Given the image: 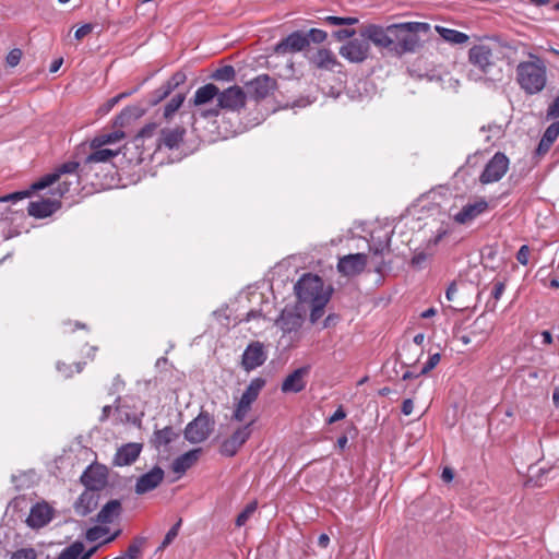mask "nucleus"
<instances>
[{
  "label": "nucleus",
  "mask_w": 559,
  "mask_h": 559,
  "mask_svg": "<svg viewBox=\"0 0 559 559\" xmlns=\"http://www.w3.org/2000/svg\"><path fill=\"white\" fill-rule=\"evenodd\" d=\"M558 136H559V121L556 120V121L551 122L545 130V132L542 135V139L534 152V155L539 158L545 156L549 152L550 147L552 146L555 141L558 139Z\"/></svg>",
  "instance_id": "22"
},
{
  "label": "nucleus",
  "mask_w": 559,
  "mask_h": 559,
  "mask_svg": "<svg viewBox=\"0 0 559 559\" xmlns=\"http://www.w3.org/2000/svg\"><path fill=\"white\" fill-rule=\"evenodd\" d=\"M441 355L440 353L431 354L428 360L424 364L419 374H426L431 371L440 362Z\"/></svg>",
  "instance_id": "49"
},
{
  "label": "nucleus",
  "mask_w": 559,
  "mask_h": 559,
  "mask_svg": "<svg viewBox=\"0 0 559 559\" xmlns=\"http://www.w3.org/2000/svg\"><path fill=\"white\" fill-rule=\"evenodd\" d=\"M431 25L426 22H401L386 26L369 24L366 35L379 49L401 58L407 53H415L423 47L420 35H428Z\"/></svg>",
  "instance_id": "2"
},
{
  "label": "nucleus",
  "mask_w": 559,
  "mask_h": 559,
  "mask_svg": "<svg viewBox=\"0 0 559 559\" xmlns=\"http://www.w3.org/2000/svg\"><path fill=\"white\" fill-rule=\"evenodd\" d=\"M311 367L302 366L290 372L282 382L281 391L283 393H299L306 389L307 380Z\"/></svg>",
  "instance_id": "17"
},
{
  "label": "nucleus",
  "mask_w": 559,
  "mask_h": 559,
  "mask_svg": "<svg viewBox=\"0 0 559 559\" xmlns=\"http://www.w3.org/2000/svg\"><path fill=\"white\" fill-rule=\"evenodd\" d=\"M389 240L384 241V242H379L378 245H372L370 247V250L374 253V254H383V252L385 250H388L389 248Z\"/></svg>",
  "instance_id": "62"
},
{
  "label": "nucleus",
  "mask_w": 559,
  "mask_h": 559,
  "mask_svg": "<svg viewBox=\"0 0 559 559\" xmlns=\"http://www.w3.org/2000/svg\"><path fill=\"white\" fill-rule=\"evenodd\" d=\"M84 550V545L82 542H74L72 543L70 546H68L67 548H64L59 557L57 559H79L80 558V555L83 552Z\"/></svg>",
  "instance_id": "40"
},
{
  "label": "nucleus",
  "mask_w": 559,
  "mask_h": 559,
  "mask_svg": "<svg viewBox=\"0 0 559 559\" xmlns=\"http://www.w3.org/2000/svg\"><path fill=\"white\" fill-rule=\"evenodd\" d=\"M250 408L251 405L245 404L243 402L239 401L233 414V418L237 421H242L247 413L250 411Z\"/></svg>",
  "instance_id": "52"
},
{
  "label": "nucleus",
  "mask_w": 559,
  "mask_h": 559,
  "mask_svg": "<svg viewBox=\"0 0 559 559\" xmlns=\"http://www.w3.org/2000/svg\"><path fill=\"white\" fill-rule=\"evenodd\" d=\"M506 290V283L502 281H498L493 284L492 290H491V298L493 301L488 300L486 302V309L488 311H495L497 307V302L500 300L501 296L503 295Z\"/></svg>",
  "instance_id": "41"
},
{
  "label": "nucleus",
  "mask_w": 559,
  "mask_h": 559,
  "mask_svg": "<svg viewBox=\"0 0 559 559\" xmlns=\"http://www.w3.org/2000/svg\"><path fill=\"white\" fill-rule=\"evenodd\" d=\"M157 123L156 122H151V123H147L145 124L136 134L135 136V141H139V140H145V139H148L151 138L156 129H157Z\"/></svg>",
  "instance_id": "50"
},
{
  "label": "nucleus",
  "mask_w": 559,
  "mask_h": 559,
  "mask_svg": "<svg viewBox=\"0 0 559 559\" xmlns=\"http://www.w3.org/2000/svg\"><path fill=\"white\" fill-rule=\"evenodd\" d=\"M165 472L159 466H154L147 473L141 475L134 486V491L138 495H144L157 488L164 480Z\"/></svg>",
  "instance_id": "18"
},
{
  "label": "nucleus",
  "mask_w": 559,
  "mask_h": 559,
  "mask_svg": "<svg viewBox=\"0 0 559 559\" xmlns=\"http://www.w3.org/2000/svg\"><path fill=\"white\" fill-rule=\"evenodd\" d=\"M214 428V420L206 412H201L185 429V438L190 443H201L205 441Z\"/></svg>",
  "instance_id": "7"
},
{
  "label": "nucleus",
  "mask_w": 559,
  "mask_h": 559,
  "mask_svg": "<svg viewBox=\"0 0 559 559\" xmlns=\"http://www.w3.org/2000/svg\"><path fill=\"white\" fill-rule=\"evenodd\" d=\"M367 265V255L365 253H355L344 255L338 260L337 270L346 276L360 274Z\"/></svg>",
  "instance_id": "19"
},
{
  "label": "nucleus",
  "mask_w": 559,
  "mask_h": 559,
  "mask_svg": "<svg viewBox=\"0 0 559 559\" xmlns=\"http://www.w3.org/2000/svg\"><path fill=\"white\" fill-rule=\"evenodd\" d=\"M251 425L252 423L239 427L229 438L225 439L221 444L219 453L227 457L236 455L238 450L250 438Z\"/></svg>",
  "instance_id": "13"
},
{
  "label": "nucleus",
  "mask_w": 559,
  "mask_h": 559,
  "mask_svg": "<svg viewBox=\"0 0 559 559\" xmlns=\"http://www.w3.org/2000/svg\"><path fill=\"white\" fill-rule=\"evenodd\" d=\"M368 28L369 24L359 31L358 37L354 36L340 47L338 53L341 57L350 63H362L369 58L371 50L370 44L372 43L370 37L366 35Z\"/></svg>",
  "instance_id": "6"
},
{
  "label": "nucleus",
  "mask_w": 559,
  "mask_h": 559,
  "mask_svg": "<svg viewBox=\"0 0 559 559\" xmlns=\"http://www.w3.org/2000/svg\"><path fill=\"white\" fill-rule=\"evenodd\" d=\"M140 554H141L140 545L133 543V544L129 545L126 554H123V555L130 559H136Z\"/></svg>",
  "instance_id": "58"
},
{
  "label": "nucleus",
  "mask_w": 559,
  "mask_h": 559,
  "mask_svg": "<svg viewBox=\"0 0 559 559\" xmlns=\"http://www.w3.org/2000/svg\"><path fill=\"white\" fill-rule=\"evenodd\" d=\"M307 309L296 302L295 306H286L276 320V325L284 332L297 331L304 323Z\"/></svg>",
  "instance_id": "9"
},
{
  "label": "nucleus",
  "mask_w": 559,
  "mask_h": 559,
  "mask_svg": "<svg viewBox=\"0 0 559 559\" xmlns=\"http://www.w3.org/2000/svg\"><path fill=\"white\" fill-rule=\"evenodd\" d=\"M489 326L486 322V318L484 314H480L479 317H477L475 319V321L473 322L472 324V334L475 335V334H484V335H488L489 334Z\"/></svg>",
  "instance_id": "46"
},
{
  "label": "nucleus",
  "mask_w": 559,
  "mask_h": 559,
  "mask_svg": "<svg viewBox=\"0 0 559 559\" xmlns=\"http://www.w3.org/2000/svg\"><path fill=\"white\" fill-rule=\"evenodd\" d=\"M346 417V413L345 411L343 409L342 406H340L334 413L333 415L329 418V423L332 424V423H335V421H338V420H342Z\"/></svg>",
  "instance_id": "63"
},
{
  "label": "nucleus",
  "mask_w": 559,
  "mask_h": 559,
  "mask_svg": "<svg viewBox=\"0 0 559 559\" xmlns=\"http://www.w3.org/2000/svg\"><path fill=\"white\" fill-rule=\"evenodd\" d=\"M95 25L92 24V23H86V24H83L82 26H80L75 33H74V37L78 39V40H81L83 37H85L86 35H88L90 33L93 32Z\"/></svg>",
  "instance_id": "57"
},
{
  "label": "nucleus",
  "mask_w": 559,
  "mask_h": 559,
  "mask_svg": "<svg viewBox=\"0 0 559 559\" xmlns=\"http://www.w3.org/2000/svg\"><path fill=\"white\" fill-rule=\"evenodd\" d=\"M430 255L431 254H429L425 251L415 252V254L413 255V258L411 260L412 266L420 269L427 262V260L429 259Z\"/></svg>",
  "instance_id": "53"
},
{
  "label": "nucleus",
  "mask_w": 559,
  "mask_h": 559,
  "mask_svg": "<svg viewBox=\"0 0 559 559\" xmlns=\"http://www.w3.org/2000/svg\"><path fill=\"white\" fill-rule=\"evenodd\" d=\"M492 58V50L487 45H475L468 51V61L485 75H491L496 68Z\"/></svg>",
  "instance_id": "12"
},
{
  "label": "nucleus",
  "mask_w": 559,
  "mask_h": 559,
  "mask_svg": "<svg viewBox=\"0 0 559 559\" xmlns=\"http://www.w3.org/2000/svg\"><path fill=\"white\" fill-rule=\"evenodd\" d=\"M436 32L448 43L462 45L468 41L469 37L465 33L444 26L436 25Z\"/></svg>",
  "instance_id": "35"
},
{
  "label": "nucleus",
  "mask_w": 559,
  "mask_h": 559,
  "mask_svg": "<svg viewBox=\"0 0 559 559\" xmlns=\"http://www.w3.org/2000/svg\"><path fill=\"white\" fill-rule=\"evenodd\" d=\"M52 519V510L47 503H36L32 507L26 523L32 528H40Z\"/></svg>",
  "instance_id": "20"
},
{
  "label": "nucleus",
  "mask_w": 559,
  "mask_h": 559,
  "mask_svg": "<svg viewBox=\"0 0 559 559\" xmlns=\"http://www.w3.org/2000/svg\"><path fill=\"white\" fill-rule=\"evenodd\" d=\"M308 47L305 32L295 31L287 37L281 39L273 48V51L277 55L295 53L305 50Z\"/></svg>",
  "instance_id": "15"
},
{
  "label": "nucleus",
  "mask_w": 559,
  "mask_h": 559,
  "mask_svg": "<svg viewBox=\"0 0 559 559\" xmlns=\"http://www.w3.org/2000/svg\"><path fill=\"white\" fill-rule=\"evenodd\" d=\"M22 55L23 52L20 48H13L5 57L7 64L11 68L16 67L21 61Z\"/></svg>",
  "instance_id": "51"
},
{
  "label": "nucleus",
  "mask_w": 559,
  "mask_h": 559,
  "mask_svg": "<svg viewBox=\"0 0 559 559\" xmlns=\"http://www.w3.org/2000/svg\"><path fill=\"white\" fill-rule=\"evenodd\" d=\"M356 29L354 28H341L332 32V37L336 41H345L352 39L356 35Z\"/></svg>",
  "instance_id": "48"
},
{
  "label": "nucleus",
  "mask_w": 559,
  "mask_h": 559,
  "mask_svg": "<svg viewBox=\"0 0 559 559\" xmlns=\"http://www.w3.org/2000/svg\"><path fill=\"white\" fill-rule=\"evenodd\" d=\"M265 380L261 377H257L252 379L242 393L239 401L243 402L245 404L252 405V403L258 399L260 391L264 388Z\"/></svg>",
  "instance_id": "34"
},
{
  "label": "nucleus",
  "mask_w": 559,
  "mask_h": 559,
  "mask_svg": "<svg viewBox=\"0 0 559 559\" xmlns=\"http://www.w3.org/2000/svg\"><path fill=\"white\" fill-rule=\"evenodd\" d=\"M182 524V519H179L171 527L170 530L166 533L160 546L158 547V549H165L166 547H168L174 540L175 538L178 536L179 534V530H180V526Z\"/></svg>",
  "instance_id": "43"
},
{
  "label": "nucleus",
  "mask_w": 559,
  "mask_h": 559,
  "mask_svg": "<svg viewBox=\"0 0 559 559\" xmlns=\"http://www.w3.org/2000/svg\"><path fill=\"white\" fill-rule=\"evenodd\" d=\"M80 164L78 162H67L60 165L53 173L43 176L39 180L32 183V190H43L57 182L62 175L78 174Z\"/></svg>",
  "instance_id": "16"
},
{
  "label": "nucleus",
  "mask_w": 559,
  "mask_h": 559,
  "mask_svg": "<svg viewBox=\"0 0 559 559\" xmlns=\"http://www.w3.org/2000/svg\"><path fill=\"white\" fill-rule=\"evenodd\" d=\"M218 95L219 87L214 83H207L197 90L191 105H206L214 98L218 99Z\"/></svg>",
  "instance_id": "31"
},
{
  "label": "nucleus",
  "mask_w": 559,
  "mask_h": 559,
  "mask_svg": "<svg viewBox=\"0 0 559 559\" xmlns=\"http://www.w3.org/2000/svg\"><path fill=\"white\" fill-rule=\"evenodd\" d=\"M255 510H257L255 502H251V503L247 504L246 508L236 518V522H235L236 526L237 527L243 526L247 523V521L250 519V516L254 513Z\"/></svg>",
  "instance_id": "45"
},
{
  "label": "nucleus",
  "mask_w": 559,
  "mask_h": 559,
  "mask_svg": "<svg viewBox=\"0 0 559 559\" xmlns=\"http://www.w3.org/2000/svg\"><path fill=\"white\" fill-rule=\"evenodd\" d=\"M93 150L94 152L85 157L81 169L82 171L94 163L109 162L111 158L116 157L119 154V150L104 148V146L100 148Z\"/></svg>",
  "instance_id": "32"
},
{
  "label": "nucleus",
  "mask_w": 559,
  "mask_h": 559,
  "mask_svg": "<svg viewBox=\"0 0 559 559\" xmlns=\"http://www.w3.org/2000/svg\"><path fill=\"white\" fill-rule=\"evenodd\" d=\"M305 37L307 38L308 46L310 43L321 44L326 40L328 33L320 28H311L308 32H305Z\"/></svg>",
  "instance_id": "44"
},
{
  "label": "nucleus",
  "mask_w": 559,
  "mask_h": 559,
  "mask_svg": "<svg viewBox=\"0 0 559 559\" xmlns=\"http://www.w3.org/2000/svg\"><path fill=\"white\" fill-rule=\"evenodd\" d=\"M122 511L121 502L118 499L108 501L97 513L95 521L102 524L112 523Z\"/></svg>",
  "instance_id": "29"
},
{
  "label": "nucleus",
  "mask_w": 559,
  "mask_h": 559,
  "mask_svg": "<svg viewBox=\"0 0 559 559\" xmlns=\"http://www.w3.org/2000/svg\"><path fill=\"white\" fill-rule=\"evenodd\" d=\"M109 532L108 527L93 526L86 531V539L88 542H96Z\"/></svg>",
  "instance_id": "47"
},
{
  "label": "nucleus",
  "mask_w": 559,
  "mask_h": 559,
  "mask_svg": "<svg viewBox=\"0 0 559 559\" xmlns=\"http://www.w3.org/2000/svg\"><path fill=\"white\" fill-rule=\"evenodd\" d=\"M80 479L86 489L99 491L107 485L108 471L104 465H90Z\"/></svg>",
  "instance_id": "14"
},
{
  "label": "nucleus",
  "mask_w": 559,
  "mask_h": 559,
  "mask_svg": "<svg viewBox=\"0 0 559 559\" xmlns=\"http://www.w3.org/2000/svg\"><path fill=\"white\" fill-rule=\"evenodd\" d=\"M185 133L186 130L182 127L163 129L158 139V145H164L169 150L178 148Z\"/></svg>",
  "instance_id": "27"
},
{
  "label": "nucleus",
  "mask_w": 559,
  "mask_h": 559,
  "mask_svg": "<svg viewBox=\"0 0 559 559\" xmlns=\"http://www.w3.org/2000/svg\"><path fill=\"white\" fill-rule=\"evenodd\" d=\"M297 304L310 311V322L316 323L324 313L330 301L332 288L325 287L319 275L304 274L294 286Z\"/></svg>",
  "instance_id": "3"
},
{
  "label": "nucleus",
  "mask_w": 559,
  "mask_h": 559,
  "mask_svg": "<svg viewBox=\"0 0 559 559\" xmlns=\"http://www.w3.org/2000/svg\"><path fill=\"white\" fill-rule=\"evenodd\" d=\"M267 359V352L263 343L254 341L248 344L241 356V367L246 371H252L262 366Z\"/></svg>",
  "instance_id": "11"
},
{
  "label": "nucleus",
  "mask_w": 559,
  "mask_h": 559,
  "mask_svg": "<svg viewBox=\"0 0 559 559\" xmlns=\"http://www.w3.org/2000/svg\"><path fill=\"white\" fill-rule=\"evenodd\" d=\"M413 409H414V403L411 399H406L403 401L402 403V407H401V412L405 415V416H408L413 413Z\"/></svg>",
  "instance_id": "60"
},
{
  "label": "nucleus",
  "mask_w": 559,
  "mask_h": 559,
  "mask_svg": "<svg viewBox=\"0 0 559 559\" xmlns=\"http://www.w3.org/2000/svg\"><path fill=\"white\" fill-rule=\"evenodd\" d=\"M453 477H454V473H453L452 468L444 467L442 471V474H441L442 480L445 483H449L453 479Z\"/></svg>",
  "instance_id": "64"
},
{
  "label": "nucleus",
  "mask_w": 559,
  "mask_h": 559,
  "mask_svg": "<svg viewBox=\"0 0 559 559\" xmlns=\"http://www.w3.org/2000/svg\"><path fill=\"white\" fill-rule=\"evenodd\" d=\"M96 491L85 489L74 503V511L80 516H86L97 507Z\"/></svg>",
  "instance_id": "26"
},
{
  "label": "nucleus",
  "mask_w": 559,
  "mask_h": 559,
  "mask_svg": "<svg viewBox=\"0 0 559 559\" xmlns=\"http://www.w3.org/2000/svg\"><path fill=\"white\" fill-rule=\"evenodd\" d=\"M201 452V449H192L176 457L171 465L173 472L176 474L186 473L190 467H192L198 462Z\"/></svg>",
  "instance_id": "28"
},
{
  "label": "nucleus",
  "mask_w": 559,
  "mask_h": 559,
  "mask_svg": "<svg viewBox=\"0 0 559 559\" xmlns=\"http://www.w3.org/2000/svg\"><path fill=\"white\" fill-rule=\"evenodd\" d=\"M188 74L185 69H180L173 73L164 84L152 93L153 97L150 100V105H158L174 92L176 93L167 105H183L190 91V87L186 86Z\"/></svg>",
  "instance_id": "5"
},
{
  "label": "nucleus",
  "mask_w": 559,
  "mask_h": 559,
  "mask_svg": "<svg viewBox=\"0 0 559 559\" xmlns=\"http://www.w3.org/2000/svg\"><path fill=\"white\" fill-rule=\"evenodd\" d=\"M323 22L329 25H355L359 22L358 17L355 16H334L328 15L323 19Z\"/></svg>",
  "instance_id": "42"
},
{
  "label": "nucleus",
  "mask_w": 559,
  "mask_h": 559,
  "mask_svg": "<svg viewBox=\"0 0 559 559\" xmlns=\"http://www.w3.org/2000/svg\"><path fill=\"white\" fill-rule=\"evenodd\" d=\"M142 451V444L130 442L120 447L114 457V464L117 466L130 465L139 457Z\"/></svg>",
  "instance_id": "21"
},
{
  "label": "nucleus",
  "mask_w": 559,
  "mask_h": 559,
  "mask_svg": "<svg viewBox=\"0 0 559 559\" xmlns=\"http://www.w3.org/2000/svg\"><path fill=\"white\" fill-rule=\"evenodd\" d=\"M448 234V230L444 228H440L437 235L428 240V245L437 246L442 238Z\"/></svg>",
  "instance_id": "61"
},
{
  "label": "nucleus",
  "mask_w": 559,
  "mask_h": 559,
  "mask_svg": "<svg viewBox=\"0 0 559 559\" xmlns=\"http://www.w3.org/2000/svg\"><path fill=\"white\" fill-rule=\"evenodd\" d=\"M311 62L318 69L333 70L336 66H341L335 55L326 48L319 49L311 58Z\"/></svg>",
  "instance_id": "30"
},
{
  "label": "nucleus",
  "mask_w": 559,
  "mask_h": 559,
  "mask_svg": "<svg viewBox=\"0 0 559 559\" xmlns=\"http://www.w3.org/2000/svg\"><path fill=\"white\" fill-rule=\"evenodd\" d=\"M509 169V158L504 153L497 152L486 164L479 181L484 185L499 181Z\"/></svg>",
  "instance_id": "10"
},
{
  "label": "nucleus",
  "mask_w": 559,
  "mask_h": 559,
  "mask_svg": "<svg viewBox=\"0 0 559 559\" xmlns=\"http://www.w3.org/2000/svg\"><path fill=\"white\" fill-rule=\"evenodd\" d=\"M488 209V203L485 200H479L474 203H468L455 214L454 219L460 224L472 222Z\"/></svg>",
  "instance_id": "24"
},
{
  "label": "nucleus",
  "mask_w": 559,
  "mask_h": 559,
  "mask_svg": "<svg viewBox=\"0 0 559 559\" xmlns=\"http://www.w3.org/2000/svg\"><path fill=\"white\" fill-rule=\"evenodd\" d=\"M236 75L235 68L230 64H226L214 70L209 78L219 83H231L236 80Z\"/></svg>",
  "instance_id": "38"
},
{
  "label": "nucleus",
  "mask_w": 559,
  "mask_h": 559,
  "mask_svg": "<svg viewBox=\"0 0 559 559\" xmlns=\"http://www.w3.org/2000/svg\"><path fill=\"white\" fill-rule=\"evenodd\" d=\"M264 119L265 116L261 112L259 107H249V109H246V114L241 115L243 129L239 133L260 124Z\"/></svg>",
  "instance_id": "36"
},
{
  "label": "nucleus",
  "mask_w": 559,
  "mask_h": 559,
  "mask_svg": "<svg viewBox=\"0 0 559 559\" xmlns=\"http://www.w3.org/2000/svg\"><path fill=\"white\" fill-rule=\"evenodd\" d=\"M246 100V91L238 85H233L223 91L219 90L218 102L216 105H245Z\"/></svg>",
  "instance_id": "25"
},
{
  "label": "nucleus",
  "mask_w": 559,
  "mask_h": 559,
  "mask_svg": "<svg viewBox=\"0 0 559 559\" xmlns=\"http://www.w3.org/2000/svg\"><path fill=\"white\" fill-rule=\"evenodd\" d=\"M249 107H216L202 109L193 112H182L191 123L192 131L202 142H216L219 139H227L238 134L243 124L241 115L246 114Z\"/></svg>",
  "instance_id": "1"
},
{
  "label": "nucleus",
  "mask_w": 559,
  "mask_h": 559,
  "mask_svg": "<svg viewBox=\"0 0 559 559\" xmlns=\"http://www.w3.org/2000/svg\"><path fill=\"white\" fill-rule=\"evenodd\" d=\"M531 249L527 245H523L520 247L518 253H516V260L522 265L528 264V258H530Z\"/></svg>",
  "instance_id": "55"
},
{
  "label": "nucleus",
  "mask_w": 559,
  "mask_h": 559,
  "mask_svg": "<svg viewBox=\"0 0 559 559\" xmlns=\"http://www.w3.org/2000/svg\"><path fill=\"white\" fill-rule=\"evenodd\" d=\"M60 207V202L49 199L32 201L28 203V215L35 218H45L53 214Z\"/></svg>",
  "instance_id": "23"
},
{
  "label": "nucleus",
  "mask_w": 559,
  "mask_h": 559,
  "mask_svg": "<svg viewBox=\"0 0 559 559\" xmlns=\"http://www.w3.org/2000/svg\"><path fill=\"white\" fill-rule=\"evenodd\" d=\"M10 559H36V554L32 548H22L13 552Z\"/></svg>",
  "instance_id": "54"
},
{
  "label": "nucleus",
  "mask_w": 559,
  "mask_h": 559,
  "mask_svg": "<svg viewBox=\"0 0 559 559\" xmlns=\"http://www.w3.org/2000/svg\"><path fill=\"white\" fill-rule=\"evenodd\" d=\"M57 370L60 373H62L66 378L71 377L73 373L71 366L60 361L57 362Z\"/></svg>",
  "instance_id": "59"
},
{
  "label": "nucleus",
  "mask_w": 559,
  "mask_h": 559,
  "mask_svg": "<svg viewBox=\"0 0 559 559\" xmlns=\"http://www.w3.org/2000/svg\"><path fill=\"white\" fill-rule=\"evenodd\" d=\"M531 60L522 61L516 66V82L528 95L542 92L547 83V67L545 61L535 55H530Z\"/></svg>",
  "instance_id": "4"
},
{
  "label": "nucleus",
  "mask_w": 559,
  "mask_h": 559,
  "mask_svg": "<svg viewBox=\"0 0 559 559\" xmlns=\"http://www.w3.org/2000/svg\"><path fill=\"white\" fill-rule=\"evenodd\" d=\"M177 433L170 426L154 431L152 443L156 448L165 447L177 438Z\"/></svg>",
  "instance_id": "37"
},
{
  "label": "nucleus",
  "mask_w": 559,
  "mask_h": 559,
  "mask_svg": "<svg viewBox=\"0 0 559 559\" xmlns=\"http://www.w3.org/2000/svg\"><path fill=\"white\" fill-rule=\"evenodd\" d=\"M277 87L276 79L269 74H260L245 83L247 97L255 103L264 100L267 96L273 94Z\"/></svg>",
  "instance_id": "8"
},
{
  "label": "nucleus",
  "mask_w": 559,
  "mask_h": 559,
  "mask_svg": "<svg viewBox=\"0 0 559 559\" xmlns=\"http://www.w3.org/2000/svg\"><path fill=\"white\" fill-rule=\"evenodd\" d=\"M136 91H138V87H134L130 91L121 92V93L117 94L116 96L109 98L105 105H109V106L117 105L119 102L126 99L128 96L132 95Z\"/></svg>",
  "instance_id": "56"
},
{
  "label": "nucleus",
  "mask_w": 559,
  "mask_h": 559,
  "mask_svg": "<svg viewBox=\"0 0 559 559\" xmlns=\"http://www.w3.org/2000/svg\"><path fill=\"white\" fill-rule=\"evenodd\" d=\"M124 136L126 133L121 130L100 133L91 141V148H100L105 145L115 144L124 139Z\"/></svg>",
  "instance_id": "33"
},
{
  "label": "nucleus",
  "mask_w": 559,
  "mask_h": 559,
  "mask_svg": "<svg viewBox=\"0 0 559 559\" xmlns=\"http://www.w3.org/2000/svg\"><path fill=\"white\" fill-rule=\"evenodd\" d=\"M80 185L78 174L71 175L61 182H59L57 187V194L63 197L66 193L71 191H76Z\"/></svg>",
  "instance_id": "39"
}]
</instances>
